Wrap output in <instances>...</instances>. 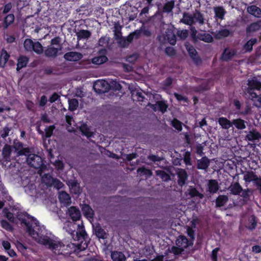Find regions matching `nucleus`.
<instances>
[{
	"label": "nucleus",
	"instance_id": "1",
	"mask_svg": "<svg viewBox=\"0 0 261 261\" xmlns=\"http://www.w3.org/2000/svg\"><path fill=\"white\" fill-rule=\"evenodd\" d=\"M17 218L21 221L22 226L38 243L47 247L55 254L63 253L65 245L54 236H46L44 227H40L36 219L26 213L17 215Z\"/></svg>",
	"mask_w": 261,
	"mask_h": 261
},
{
	"label": "nucleus",
	"instance_id": "2",
	"mask_svg": "<svg viewBox=\"0 0 261 261\" xmlns=\"http://www.w3.org/2000/svg\"><path fill=\"white\" fill-rule=\"evenodd\" d=\"M60 38L56 37L51 40V44L45 50V54L48 57H56L58 51L61 50L62 46L60 43Z\"/></svg>",
	"mask_w": 261,
	"mask_h": 261
},
{
	"label": "nucleus",
	"instance_id": "3",
	"mask_svg": "<svg viewBox=\"0 0 261 261\" xmlns=\"http://www.w3.org/2000/svg\"><path fill=\"white\" fill-rule=\"evenodd\" d=\"M159 40L163 44L169 42L171 45L175 44L176 40L174 34V29L172 27H169L166 29L165 33L159 37Z\"/></svg>",
	"mask_w": 261,
	"mask_h": 261
},
{
	"label": "nucleus",
	"instance_id": "4",
	"mask_svg": "<svg viewBox=\"0 0 261 261\" xmlns=\"http://www.w3.org/2000/svg\"><path fill=\"white\" fill-rule=\"evenodd\" d=\"M176 246L171 248V252L174 254H179L190 246L191 243L185 237L180 236L176 240Z\"/></svg>",
	"mask_w": 261,
	"mask_h": 261
},
{
	"label": "nucleus",
	"instance_id": "5",
	"mask_svg": "<svg viewBox=\"0 0 261 261\" xmlns=\"http://www.w3.org/2000/svg\"><path fill=\"white\" fill-rule=\"evenodd\" d=\"M110 88L109 84L103 80L96 81L93 84V89L97 93H105Z\"/></svg>",
	"mask_w": 261,
	"mask_h": 261
},
{
	"label": "nucleus",
	"instance_id": "6",
	"mask_svg": "<svg viewBox=\"0 0 261 261\" xmlns=\"http://www.w3.org/2000/svg\"><path fill=\"white\" fill-rule=\"evenodd\" d=\"M27 162L31 166L35 168H39L43 164L41 158L34 154H31L29 155L27 158Z\"/></svg>",
	"mask_w": 261,
	"mask_h": 261
},
{
	"label": "nucleus",
	"instance_id": "7",
	"mask_svg": "<svg viewBox=\"0 0 261 261\" xmlns=\"http://www.w3.org/2000/svg\"><path fill=\"white\" fill-rule=\"evenodd\" d=\"M13 146L17 152L18 155H25L30 152V149L28 148H23L22 144L18 141H14Z\"/></svg>",
	"mask_w": 261,
	"mask_h": 261
},
{
	"label": "nucleus",
	"instance_id": "8",
	"mask_svg": "<svg viewBox=\"0 0 261 261\" xmlns=\"http://www.w3.org/2000/svg\"><path fill=\"white\" fill-rule=\"evenodd\" d=\"M64 57L65 60L69 61H77L82 58L83 55L78 52L76 51H70L66 53Z\"/></svg>",
	"mask_w": 261,
	"mask_h": 261
},
{
	"label": "nucleus",
	"instance_id": "9",
	"mask_svg": "<svg viewBox=\"0 0 261 261\" xmlns=\"http://www.w3.org/2000/svg\"><path fill=\"white\" fill-rule=\"evenodd\" d=\"M68 214L73 221H77L81 217L80 211L75 206L70 207L68 210Z\"/></svg>",
	"mask_w": 261,
	"mask_h": 261
},
{
	"label": "nucleus",
	"instance_id": "10",
	"mask_svg": "<svg viewBox=\"0 0 261 261\" xmlns=\"http://www.w3.org/2000/svg\"><path fill=\"white\" fill-rule=\"evenodd\" d=\"M177 174L178 177V183L180 186H182L185 184L186 180L187 179V173L183 169H178L177 171Z\"/></svg>",
	"mask_w": 261,
	"mask_h": 261
},
{
	"label": "nucleus",
	"instance_id": "11",
	"mask_svg": "<svg viewBox=\"0 0 261 261\" xmlns=\"http://www.w3.org/2000/svg\"><path fill=\"white\" fill-rule=\"evenodd\" d=\"M59 199L60 201L64 205H68L71 203V200L69 195L64 192H60Z\"/></svg>",
	"mask_w": 261,
	"mask_h": 261
},
{
	"label": "nucleus",
	"instance_id": "12",
	"mask_svg": "<svg viewBox=\"0 0 261 261\" xmlns=\"http://www.w3.org/2000/svg\"><path fill=\"white\" fill-rule=\"evenodd\" d=\"M261 29V21L251 23L247 28L246 32L248 34L253 33Z\"/></svg>",
	"mask_w": 261,
	"mask_h": 261
},
{
	"label": "nucleus",
	"instance_id": "13",
	"mask_svg": "<svg viewBox=\"0 0 261 261\" xmlns=\"http://www.w3.org/2000/svg\"><path fill=\"white\" fill-rule=\"evenodd\" d=\"M248 86L251 88L249 91H252V89L259 90L261 88V83L257 80L256 77H253L248 80Z\"/></svg>",
	"mask_w": 261,
	"mask_h": 261
},
{
	"label": "nucleus",
	"instance_id": "14",
	"mask_svg": "<svg viewBox=\"0 0 261 261\" xmlns=\"http://www.w3.org/2000/svg\"><path fill=\"white\" fill-rule=\"evenodd\" d=\"M182 23L191 25L194 22L193 14H190L189 13H184L182 18L180 20Z\"/></svg>",
	"mask_w": 261,
	"mask_h": 261
},
{
	"label": "nucleus",
	"instance_id": "15",
	"mask_svg": "<svg viewBox=\"0 0 261 261\" xmlns=\"http://www.w3.org/2000/svg\"><path fill=\"white\" fill-rule=\"evenodd\" d=\"M218 122L223 129H227L232 126V122L224 117H220Z\"/></svg>",
	"mask_w": 261,
	"mask_h": 261
},
{
	"label": "nucleus",
	"instance_id": "16",
	"mask_svg": "<svg viewBox=\"0 0 261 261\" xmlns=\"http://www.w3.org/2000/svg\"><path fill=\"white\" fill-rule=\"evenodd\" d=\"M250 98L253 101L254 105L257 107H261V95H257L255 93L249 91Z\"/></svg>",
	"mask_w": 261,
	"mask_h": 261
},
{
	"label": "nucleus",
	"instance_id": "17",
	"mask_svg": "<svg viewBox=\"0 0 261 261\" xmlns=\"http://www.w3.org/2000/svg\"><path fill=\"white\" fill-rule=\"evenodd\" d=\"M247 11L256 17H261V10L255 6H251L247 8Z\"/></svg>",
	"mask_w": 261,
	"mask_h": 261
},
{
	"label": "nucleus",
	"instance_id": "18",
	"mask_svg": "<svg viewBox=\"0 0 261 261\" xmlns=\"http://www.w3.org/2000/svg\"><path fill=\"white\" fill-rule=\"evenodd\" d=\"M82 212L84 215L88 218H92L94 215V212L93 210L87 204L83 205Z\"/></svg>",
	"mask_w": 261,
	"mask_h": 261
},
{
	"label": "nucleus",
	"instance_id": "19",
	"mask_svg": "<svg viewBox=\"0 0 261 261\" xmlns=\"http://www.w3.org/2000/svg\"><path fill=\"white\" fill-rule=\"evenodd\" d=\"M214 11L215 14V17L220 19L224 18L225 14V11L222 7H216L214 8Z\"/></svg>",
	"mask_w": 261,
	"mask_h": 261
},
{
	"label": "nucleus",
	"instance_id": "20",
	"mask_svg": "<svg viewBox=\"0 0 261 261\" xmlns=\"http://www.w3.org/2000/svg\"><path fill=\"white\" fill-rule=\"evenodd\" d=\"M236 54L234 50L232 49H226L222 56L223 60L227 61L231 59Z\"/></svg>",
	"mask_w": 261,
	"mask_h": 261
},
{
	"label": "nucleus",
	"instance_id": "21",
	"mask_svg": "<svg viewBox=\"0 0 261 261\" xmlns=\"http://www.w3.org/2000/svg\"><path fill=\"white\" fill-rule=\"evenodd\" d=\"M111 258L113 261H125V256L121 252L114 251L111 253Z\"/></svg>",
	"mask_w": 261,
	"mask_h": 261
},
{
	"label": "nucleus",
	"instance_id": "22",
	"mask_svg": "<svg viewBox=\"0 0 261 261\" xmlns=\"http://www.w3.org/2000/svg\"><path fill=\"white\" fill-rule=\"evenodd\" d=\"M68 186L72 193L76 194H79L81 192V189L79 184L76 181H69Z\"/></svg>",
	"mask_w": 261,
	"mask_h": 261
},
{
	"label": "nucleus",
	"instance_id": "23",
	"mask_svg": "<svg viewBox=\"0 0 261 261\" xmlns=\"http://www.w3.org/2000/svg\"><path fill=\"white\" fill-rule=\"evenodd\" d=\"M209 164V160L206 157H203L198 161V168L200 169H206Z\"/></svg>",
	"mask_w": 261,
	"mask_h": 261
},
{
	"label": "nucleus",
	"instance_id": "24",
	"mask_svg": "<svg viewBox=\"0 0 261 261\" xmlns=\"http://www.w3.org/2000/svg\"><path fill=\"white\" fill-rule=\"evenodd\" d=\"M9 58V55L6 50L3 49L0 55V66L4 67Z\"/></svg>",
	"mask_w": 261,
	"mask_h": 261
},
{
	"label": "nucleus",
	"instance_id": "25",
	"mask_svg": "<svg viewBox=\"0 0 261 261\" xmlns=\"http://www.w3.org/2000/svg\"><path fill=\"white\" fill-rule=\"evenodd\" d=\"M150 106L154 111H156V108H158L162 113L165 112L167 108V106L163 101L157 102L155 105H150Z\"/></svg>",
	"mask_w": 261,
	"mask_h": 261
},
{
	"label": "nucleus",
	"instance_id": "26",
	"mask_svg": "<svg viewBox=\"0 0 261 261\" xmlns=\"http://www.w3.org/2000/svg\"><path fill=\"white\" fill-rule=\"evenodd\" d=\"M229 189L231 193L234 195L239 194L242 190L241 186L237 182L231 185Z\"/></svg>",
	"mask_w": 261,
	"mask_h": 261
},
{
	"label": "nucleus",
	"instance_id": "27",
	"mask_svg": "<svg viewBox=\"0 0 261 261\" xmlns=\"http://www.w3.org/2000/svg\"><path fill=\"white\" fill-rule=\"evenodd\" d=\"M141 32L140 31H136L134 33L129 34V35H128V37H127L126 41L125 40H124V44L123 45V46H125L126 45H127L128 43H129L133 40L135 37L137 38H138Z\"/></svg>",
	"mask_w": 261,
	"mask_h": 261
},
{
	"label": "nucleus",
	"instance_id": "28",
	"mask_svg": "<svg viewBox=\"0 0 261 261\" xmlns=\"http://www.w3.org/2000/svg\"><path fill=\"white\" fill-rule=\"evenodd\" d=\"M77 39H86L89 38L91 36V33L87 30H82L76 33Z\"/></svg>",
	"mask_w": 261,
	"mask_h": 261
},
{
	"label": "nucleus",
	"instance_id": "29",
	"mask_svg": "<svg viewBox=\"0 0 261 261\" xmlns=\"http://www.w3.org/2000/svg\"><path fill=\"white\" fill-rule=\"evenodd\" d=\"M74 225L75 223L67 221L64 223L63 228L72 236L74 232V230L72 229L73 228H74Z\"/></svg>",
	"mask_w": 261,
	"mask_h": 261
},
{
	"label": "nucleus",
	"instance_id": "30",
	"mask_svg": "<svg viewBox=\"0 0 261 261\" xmlns=\"http://www.w3.org/2000/svg\"><path fill=\"white\" fill-rule=\"evenodd\" d=\"M186 47L191 57L193 59L194 61L197 62V57L196 50L194 48V47L188 44H186Z\"/></svg>",
	"mask_w": 261,
	"mask_h": 261
},
{
	"label": "nucleus",
	"instance_id": "31",
	"mask_svg": "<svg viewBox=\"0 0 261 261\" xmlns=\"http://www.w3.org/2000/svg\"><path fill=\"white\" fill-rule=\"evenodd\" d=\"M28 62V59L27 57H21L18 60V63L17 64V70H19L22 68L25 67Z\"/></svg>",
	"mask_w": 261,
	"mask_h": 261
},
{
	"label": "nucleus",
	"instance_id": "32",
	"mask_svg": "<svg viewBox=\"0 0 261 261\" xmlns=\"http://www.w3.org/2000/svg\"><path fill=\"white\" fill-rule=\"evenodd\" d=\"M12 149L10 145H5L3 149L2 154L4 158L6 160H8L10 159V155L11 153Z\"/></svg>",
	"mask_w": 261,
	"mask_h": 261
},
{
	"label": "nucleus",
	"instance_id": "33",
	"mask_svg": "<svg viewBox=\"0 0 261 261\" xmlns=\"http://www.w3.org/2000/svg\"><path fill=\"white\" fill-rule=\"evenodd\" d=\"M107 61V58L105 56H99L93 58L92 62L96 65H99L106 62Z\"/></svg>",
	"mask_w": 261,
	"mask_h": 261
},
{
	"label": "nucleus",
	"instance_id": "34",
	"mask_svg": "<svg viewBox=\"0 0 261 261\" xmlns=\"http://www.w3.org/2000/svg\"><path fill=\"white\" fill-rule=\"evenodd\" d=\"M233 124L238 128L240 129H244L246 127L245 122L241 119H237L233 120L232 125Z\"/></svg>",
	"mask_w": 261,
	"mask_h": 261
},
{
	"label": "nucleus",
	"instance_id": "35",
	"mask_svg": "<svg viewBox=\"0 0 261 261\" xmlns=\"http://www.w3.org/2000/svg\"><path fill=\"white\" fill-rule=\"evenodd\" d=\"M43 182L47 186H52L55 180L50 175L45 174L42 177Z\"/></svg>",
	"mask_w": 261,
	"mask_h": 261
},
{
	"label": "nucleus",
	"instance_id": "36",
	"mask_svg": "<svg viewBox=\"0 0 261 261\" xmlns=\"http://www.w3.org/2000/svg\"><path fill=\"white\" fill-rule=\"evenodd\" d=\"M208 189L211 193H216L218 190V182L215 180L209 181Z\"/></svg>",
	"mask_w": 261,
	"mask_h": 261
},
{
	"label": "nucleus",
	"instance_id": "37",
	"mask_svg": "<svg viewBox=\"0 0 261 261\" xmlns=\"http://www.w3.org/2000/svg\"><path fill=\"white\" fill-rule=\"evenodd\" d=\"M244 179L247 182H251L256 180L257 176L252 172H247L244 175Z\"/></svg>",
	"mask_w": 261,
	"mask_h": 261
},
{
	"label": "nucleus",
	"instance_id": "38",
	"mask_svg": "<svg viewBox=\"0 0 261 261\" xmlns=\"http://www.w3.org/2000/svg\"><path fill=\"white\" fill-rule=\"evenodd\" d=\"M198 38L199 39L206 42H211L213 40L212 36L210 34L205 33L199 34Z\"/></svg>",
	"mask_w": 261,
	"mask_h": 261
},
{
	"label": "nucleus",
	"instance_id": "39",
	"mask_svg": "<svg viewBox=\"0 0 261 261\" xmlns=\"http://www.w3.org/2000/svg\"><path fill=\"white\" fill-rule=\"evenodd\" d=\"M80 129L83 134L88 137L91 136L92 135V132L90 130L86 124H82L80 127Z\"/></svg>",
	"mask_w": 261,
	"mask_h": 261
},
{
	"label": "nucleus",
	"instance_id": "40",
	"mask_svg": "<svg viewBox=\"0 0 261 261\" xmlns=\"http://www.w3.org/2000/svg\"><path fill=\"white\" fill-rule=\"evenodd\" d=\"M256 39H250L244 45V49L246 51H250L252 49L253 45L256 43Z\"/></svg>",
	"mask_w": 261,
	"mask_h": 261
},
{
	"label": "nucleus",
	"instance_id": "41",
	"mask_svg": "<svg viewBox=\"0 0 261 261\" xmlns=\"http://www.w3.org/2000/svg\"><path fill=\"white\" fill-rule=\"evenodd\" d=\"M228 200L227 196L224 195L219 196L216 200V204L218 206L224 205Z\"/></svg>",
	"mask_w": 261,
	"mask_h": 261
},
{
	"label": "nucleus",
	"instance_id": "42",
	"mask_svg": "<svg viewBox=\"0 0 261 261\" xmlns=\"http://www.w3.org/2000/svg\"><path fill=\"white\" fill-rule=\"evenodd\" d=\"M69 110L70 111H74L77 109L79 106V102L76 99H71L68 100Z\"/></svg>",
	"mask_w": 261,
	"mask_h": 261
},
{
	"label": "nucleus",
	"instance_id": "43",
	"mask_svg": "<svg viewBox=\"0 0 261 261\" xmlns=\"http://www.w3.org/2000/svg\"><path fill=\"white\" fill-rule=\"evenodd\" d=\"M34 43L31 39H25L23 44L25 49L27 51H32Z\"/></svg>",
	"mask_w": 261,
	"mask_h": 261
},
{
	"label": "nucleus",
	"instance_id": "44",
	"mask_svg": "<svg viewBox=\"0 0 261 261\" xmlns=\"http://www.w3.org/2000/svg\"><path fill=\"white\" fill-rule=\"evenodd\" d=\"M76 234L77 236V240L80 239V238H84L85 236L86 235V233L85 230L84 229L83 226L82 224V225L79 224L78 229L76 232Z\"/></svg>",
	"mask_w": 261,
	"mask_h": 261
},
{
	"label": "nucleus",
	"instance_id": "45",
	"mask_svg": "<svg viewBox=\"0 0 261 261\" xmlns=\"http://www.w3.org/2000/svg\"><path fill=\"white\" fill-rule=\"evenodd\" d=\"M95 233L99 238L105 239L106 238V233L101 227L97 226L95 228Z\"/></svg>",
	"mask_w": 261,
	"mask_h": 261
},
{
	"label": "nucleus",
	"instance_id": "46",
	"mask_svg": "<svg viewBox=\"0 0 261 261\" xmlns=\"http://www.w3.org/2000/svg\"><path fill=\"white\" fill-rule=\"evenodd\" d=\"M156 174L157 175L160 176L162 179L164 181H167L169 180L170 176L166 173L165 172L162 171V170H156Z\"/></svg>",
	"mask_w": 261,
	"mask_h": 261
},
{
	"label": "nucleus",
	"instance_id": "47",
	"mask_svg": "<svg viewBox=\"0 0 261 261\" xmlns=\"http://www.w3.org/2000/svg\"><path fill=\"white\" fill-rule=\"evenodd\" d=\"M188 192L191 197H198L199 198L203 197V195L199 193L194 188H190L188 190Z\"/></svg>",
	"mask_w": 261,
	"mask_h": 261
},
{
	"label": "nucleus",
	"instance_id": "48",
	"mask_svg": "<svg viewBox=\"0 0 261 261\" xmlns=\"http://www.w3.org/2000/svg\"><path fill=\"white\" fill-rule=\"evenodd\" d=\"M14 20V16L13 14H9L8 15L4 21L5 23V28H7L9 25H10L11 23L13 22Z\"/></svg>",
	"mask_w": 261,
	"mask_h": 261
},
{
	"label": "nucleus",
	"instance_id": "49",
	"mask_svg": "<svg viewBox=\"0 0 261 261\" xmlns=\"http://www.w3.org/2000/svg\"><path fill=\"white\" fill-rule=\"evenodd\" d=\"M229 34V32L227 30L223 29L217 32L216 34V37L218 39H220L227 36Z\"/></svg>",
	"mask_w": 261,
	"mask_h": 261
},
{
	"label": "nucleus",
	"instance_id": "50",
	"mask_svg": "<svg viewBox=\"0 0 261 261\" xmlns=\"http://www.w3.org/2000/svg\"><path fill=\"white\" fill-rule=\"evenodd\" d=\"M32 50L38 54H40L43 52V47L39 42H36L34 43Z\"/></svg>",
	"mask_w": 261,
	"mask_h": 261
},
{
	"label": "nucleus",
	"instance_id": "51",
	"mask_svg": "<svg viewBox=\"0 0 261 261\" xmlns=\"http://www.w3.org/2000/svg\"><path fill=\"white\" fill-rule=\"evenodd\" d=\"M194 22L197 21L200 24H203L204 22V19L202 14L199 12H196L193 14Z\"/></svg>",
	"mask_w": 261,
	"mask_h": 261
},
{
	"label": "nucleus",
	"instance_id": "52",
	"mask_svg": "<svg viewBox=\"0 0 261 261\" xmlns=\"http://www.w3.org/2000/svg\"><path fill=\"white\" fill-rule=\"evenodd\" d=\"M259 136V133L256 132H250L246 137L249 140L252 141L258 139Z\"/></svg>",
	"mask_w": 261,
	"mask_h": 261
},
{
	"label": "nucleus",
	"instance_id": "53",
	"mask_svg": "<svg viewBox=\"0 0 261 261\" xmlns=\"http://www.w3.org/2000/svg\"><path fill=\"white\" fill-rule=\"evenodd\" d=\"M137 172L140 174L145 175L147 176H150L152 175L151 171L145 168H141L138 169Z\"/></svg>",
	"mask_w": 261,
	"mask_h": 261
},
{
	"label": "nucleus",
	"instance_id": "54",
	"mask_svg": "<svg viewBox=\"0 0 261 261\" xmlns=\"http://www.w3.org/2000/svg\"><path fill=\"white\" fill-rule=\"evenodd\" d=\"M11 130V128L7 126L4 127L3 129L0 130V136L3 138H5L9 135V132Z\"/></svg>",
	"mask_w": 261,
	"mask_h": 261
},
{
	"label": "nucleus",
	"instance_id": "55",
	"mask_svg": "<svg viewBox=\"0 0 261 261\" xmlns=\"http://www.w3.org/2000/svg\"><path fill=\"white\" fill-rule=\"evenodd\" d=\"M174 4L173 2H169L167 3L164 7V11L166 12H171L174 7Z\"/></svg>",
	"mask_w": 261,
	"mask_h": 261
},
{
	"label": "nucleus",
	"instance_id": "56",
	"mask_svg": "<svg viewBox=\"0 0 261 261\" xmlns=\"http://www.w3.org/2000/svg\"><path fill=\"white\" fill-rule=\"evenodd\" d=\"M177 35L181 39H185L188 36V32L186 30H178L177 32Z\"/></svg>",
	"mask_w": 261,
	"mask_h": 261
},
{
	"label": "nucleus",
	"instance_id": "57",
	"mask_svg": "<svg viewBox=\"0 0 261 261\" xmlns=\"http://www.w3.org/2000/svg\"><path fill=\"white\" fill-rule=\"evenodd\" d=\"M249 224L248 225L247 227L249 229H254L256 225V222L255 221V218L254 217H251L249 219Z\"/></svg>",
	"mask_w": 261,
	"mask_h": 261
},
{
	"label": "nucleus",
	"instance_id": "58",
	"mask_svg": "<svg viewBox=\"0 0 261 261\" xmlns=\"http://www.w3.org/2000/svg\"><path fill=\"white\" fill-rule=\"evenodd\" d=\"M172 124L173 126L177 130L180 131L182 129L181 122L177 119H174L172 122Z\"/></svg>",
	"mask_w": 261,
	"mask_h": 261
},
{
	"label": "nucleus",
	"instance_id": "59",
	"mask_svg": "<svg viewBox=\"0 0 261 261\" xmlns=\"http://www.w3.org/2000/svg\"><path fill=\"white\" fill-rule=\"evenodd\" d=\"M1 224L3 228L7 230H11L12 229V226L11 225L5 220H2L1 221Z\"/></svg>",
	"mask_w": 261,
	"mask_h": 261
},
{
	"label": "nucleus",
	"instance_id": "60",
	"mask_svg": "<svg viewBox=\"0 0 261 261\" xmlns=\"http://www.w3.org/2000/svg\"><path fill=\"white\" fill-rule=\"evenodd\" d=\"M55 127L54 126H49L46 127L45 129V137L48 138L50 137L52 134Z\"/></svg>",
	"mask_w": 261,
	"mask_h": 261
},
{
	"label": "nucleus",
	"instance_id": "61",
	"mask_svg": "<svg viewBox=\"0 0 261 261\" xmlns=\"http://www.w3.org/2000/svg\"><path fill=\"white\" fill-rule=\"evenodd\" d=\"M52 186H54L57 189H60L63 187V184L62 182H61L59 180H58L57 179H55Z\"/></svg>",
	"mask_w": 261,
	"mask_h": 261
},
{
	"label": "nucleus",
	"instance_id": "62",
	"mask_svg": "<svg viewBox=\"0 0 261 261\" xmlns=\"http://www.w3.org/2000/svg\"><path fill=\"white\" fill-rule=\"evenodd\" d=\"M165 52L168 56H171L175 54V50L172 47H168L166 48Z\"/></svg>",
	"mask_w": 261,
	"mask_h": 261
},
{
	"label": "nucleus",
	"instance_id": "63",
	"mask_svg": "<svg viewBox=\"0 0 261 261\" xmlns=\"http://www.w3.org/2000/svg\"><path fill=\"white\" fill-rule=\"evenodd\" d=\"M6 217L12 222L17 223L16 220L13 216V214L11 213H7L6 215Z\"/></svg>",
	"mask_w": 261,
	"mask_h": 261
},
{
	"label": "nucleus",
	"instance_id": "64",
	"mask_svg": "<svg viewBox=\"0 0 261 261\" xmlns=\"http://www.w3.org/2000/svg\"><path fill=\"white\" fill-rule=\"evenodd\" d=\"M252 251L254 253H259L261 252V246L255 245L252 247Z\"/></svg>",
	"mask_w": 261,
	"mask_h": 261
}]
</instances>
